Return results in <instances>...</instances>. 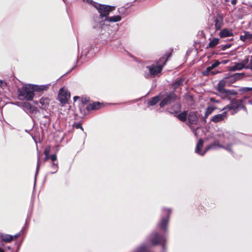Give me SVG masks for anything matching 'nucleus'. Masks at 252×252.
I'll list each match as a JSON object with an SVG mask.
<instances>
[{
  "mask_svg": "<svg viewBox=\"0 0 252 252\" xmlns=\"http://www.w3.org/2000/svg\"><path fill=\"white\" fill-rule=\"evenodd\" d=\"M203 145V141L201 139H199L195 149V152L201 156H203L209 149H217L218 147L223 148L227 151H231V144H228L226 146H223L222 145H220L218 142H215L214 143L206 147L205 150L202 153H201L200 152V150L202 148Z\"/></svg>",
  "mask_w": 252,
  "mask_h": 252,
  "instance_id": "f257e3e1",
  "label": "nucleus"
},
{
  "mask_svg": "<svg viewBox=\"0 0 252 252\" xmlns=\"http://www.w3.org/2000/svg\"><path fill=\"white\" fill-rule=\"evenodd\" d=\"M32 85H28L18 90V96L20 99L31 100L34 96Z\"/></svg>",
  "mask_w": 252,
  "mask_h": 252,
  "instance_id": "f03ea898",
  "label": "nucleus"
},
{
  "mask_svg": "<svg viewBox=\"0 0 252 252\" xmlns=\"http://www.w3.org/2000/svg\"><path fill=\"white\" fill-rule=\"evenodd\" d=\"M168 57H162L159 59L160 63L159 64L155 65H152L151 66H148L146 68L148 69L149 73L145 74V77L147 78L149 77L151 75H155L160 72L162 70L163 65L165 63L167 60Z\"/></svg>",
  "mask_w": 252,
  "mask_h": 252,
  "instance_id": "7ed1b4c3",
  "label": "nucleus"
},
{
  "mask_svg": "<svg viewBox=\"0 0 252 252\" xmlns=\"http://www.w3.org/2000/svg\"><path fill=\"white\" fill-rule=\"evenodd\" d=\"M93 5L98 10L101 17H107L110 11L113 10L114 6H110L107 5H101L94 2Z\"/></svg>",
  "mask_w": 252,
  "mask_h": 252,
  "instance_id": "20e7f679",
  "label": "nucleus"
},
{
  "mask_svg": "<svg viewBox=\"0 0 252 252\" xmlns=\"http://www.w3.org/2000/svg\"><path fill=\"white\" fill-rule=\"evenodd\" d=\"M160 95L162 96L161 101L160 103V106L161 107L173 102L176 97V95L174 93L165 94H160Z\"/></svg>",
  "mask_w": 252,
  "mask_h": 252,
  "instance_id": "39448f33",
  "label": "nucleus"
},
{
  "mask_svg": "<svg viewBox=\"0 0 252 252\" xmlns=\"http://www.w3.org/2000/svg\"><path fill=\"white\" fill-rule=\"evenodd\" d=\"M234 82L235 81V78L233 76L230 77H226L219 81L218 84L217 90L220 93V94H222L224 91L225 90L224 87L229 81Z\"/></svg>",
  "mask_w": 252,
  "mask_h": 252,
  "instance_id": "423d86ee",
  "label": "nucleus"
},
{
  "mask_svg": "<svg viewBox=\"0 0 252 252\" xmlns=\"http://www.w3.org/2000/svg\"><path fill=\"white\" fill-rule=\"evenodd\" d=\"M70 97V93L68 90L63 88L59 91L58 97L62 103H66Z\"/></svg>",
  "mask_w": 252,
  "mask_h": 252,
  "instance_id": "0eeeda50",
  "label": "nucleus"
},
{
  "mask_svg": "<svg viewBox=\"0 0 252 252\" xmlns=\"http://www.w3.org/2000/svg\"><path fill=\"white\" fill-rule=\"evenodd\" d=\"M188 125L191 127L192 125H197L199 119L195 112H190L188 115Z\"/></svg>",
  "mask_w": 252,
  "mask_h": 252,
  "instance_id": "6e6552de",
  "label": "nucleus"
},
{
  "mask_svg": "<svg viewBox=\"0 0 252 252\" xmlns=\"http://www.w3.org/2000/svg\"><path fill=\"white\" fill-rule=\"evenodd\" d=\"M226 117L227 112L225 111L221 114H218L213 116L211 119V121L215 123L220 122L224 121Z\"/></svg>",
  "mask_w": 252,
  "mask_h": 252,
  "instance_id": "1a4fd4ad",
  "label": "nucleus"
},
{
  "mask_svg": "<svg viewBox=\"0 0 252 252\" xmlns=\"http://www.w3.org/2000/svg\"><path fill=\"white\" fill-rule=\"evenodd\" d=\"M18 236L19 234H17L14 236H12L9 234H6L3 233H1L0 234V237L2 241L5 243H9L14 239H16Z\"/></svg>",
  "mask_w": 252,
  "mask_h": 252,
  "instance_id": "9d476101",
  "label": "nucleus"
},
{
  "mask_svg": "<svg viewBox=\"0 0 252 252\" xmlns=\"http://www.w3.org/2000/svg\"><path fill=\"white\" fill-rule=\"evenodd\" d=\"M237 93L233 90H226L224 91L222 94H220V96L224 99H229V96L230 95H236Z\"/></svg>",
  "mask_w": 252,
  "mask_h": 252,
  "instance_id": "9b49d317",
  "label": "nucleus"
},
{
  "mask_svg": "<svg viewBox=\"0 0 252 252\" xmlns=\"http://www.w3.org/2000/svg\"><path fill=\"white\" fill-rule=\"evenodd\" d=\"M231 103L232 106V110L235 111V112L238 109L243 107L242 100L241 99H233L231 101Z\"/></svg>",
  "mask_w": 252,
  "mask_h": 252,
  "instance_id": "f8f14e48",
  "label": "nucleus"
},
{
  "mask_svg": "<svg viewBox=\"0 0 252 252\" xmlns=\"http://www.w3.org/2000/svg\"><path fill=\"white\" fill-rule=\"evenodd\" d=\"M222 23H223L222 17L220 15H218L215 19V26L216 30L217 31V30H220L222 25Z\"/></svg>",
  "mask_w": 252,
  "mask_h": 252,
  "instance_id": "ddd939ff",
  "label": "nucleus"
},
{
  "mask_svg": "<svg viewBox=\"0 0 252 252\" xmlns=\"http://www.w3.org/2000/svg\"><path fill=\"white\" fill-rule=\"evenodd\" d=\"M243 68H244V65L241 63H235L234 65L229 67L228 70L230 71H235L241 70Z\"/></svg>",
  "mask_w": 252,
  "mask_h": 252,
  "instance_id": "4468645a",
  "label": "nucleus"
},
{
  "mask_svg": "<svg viewBox=\"0 0 252 252\" xmlns=\"http://www.w3.org/2000/svg\"><path fill=\"white\" fill-rule=\"evenodd\" d=\"M23 107L25 110L29 111L30 113H34L36 111V108L32 106L29 102L24 103Z\"/></svg>",
  "mask_w": 252,
  "mask_h": 252,
  "instance_id": "2eb2a0df",
  "label": "nucleus"
},
{
  "mask_svg": "<svg viewBox=\"0 0 252 252\" xmlns=\"http://www.w3.org/2000/svg\"><path fill=\"white\" fill-rule=\"evenodd\" d=\"M217 109V107L213 105H209L206 109L205 116H204V121H206V119L215 110Z\"/></svg>",
  "mask_w": 252,
  "mask_h": 252,
  "instance_id": "dca6fc26",
  "label": "nucleus"
},
{
  "mask_svg": "<svg viewBox=\"0 0 252 252\" xmlns=\"http://www.w3.org/2000/svg\"><path fill=\"white\" fill-rule=\"evenodd\" d=\"M49 85H32V88L33 91L41 92L43 91L47 90L49 88Z\"/></svg>",
  "mask_w": 252,
  "mask_h": 252,
  "instance_id": "f3484780",
  "label": "nucleus"
},
{
  "mask_svg": "<svg viewBox=\"0 0 252 252\" xmlns=\"http://www.w3.org/2000/svg\"><path fill=\"white\" fill-rule=\"evenodd\" d=\"M233 35L231 31H229L227 29H224L221 31L220 33V37L224 38L226 37H230Z\"/></svg>",
  "mask_w": 252,
  "mask_h": 252,
  "instance_id": "a211bd4d",
  "label": "nucleus"
},
{
  "mask_svg": "<svg viewBox=\"0 0 252 252\" xmlns=\"http://www.w3.org/2000/svg\"><path fill=\"white\" fill-rule=\"evenodd\" d=\"M166 211H167V214L168 216L166 218L162 219L161 222L159 224L160 228L161 229H164V230H165L166 226L167 224L168 221V218H169V215L170 212V211L169 209L167 210Z\"/></svg>",
  "mask_w": 252,
  "mask_h": 252,
  "instance_id": "6ab92c4d",
  "label": "nucleus"
},
{
  "mask_svg": "<svg viewBox=\"0 0 252 252\" xmlns=\"http://www.w3.org/2000/svg\"><path fill=\"white\" fill-rule=\"evenodd\" d=\"M162 240L164 241L163 238L159 237L157 233L154 234V236L151 239V242L154 245H157L158 244L160 243Z\"/></svg>",
  "mask_w": 252,
  "mask_h": 252,
  "instance_id": "aec40b11",
  "label": "nucleus"
},
{
  "mask_svg": "<svg viewBox=\"0 0 252 252\" xmlns=\"http://www.w3.org/2000/svg\"><path fill=\"white\" fill-rule=\"evenodd\" d=\"M184 83H186L185 79L184 78L177 79V80L173 84V87L174 89L177 88L179 86L183 85Z\"/></svg>",
  "mask_w": 252,
  "mask_h": 252,
  "instance_id": "412c9836",
  "label": "nucleus"
},
{
  "mask_svg": "<svg viewBox=\"0 0 252 252\" xmlns=\"http://www.w3.org/2000/svg\"><path fill=\"white\" fill-rule=\"evenodd\" d=\"M121 17L119 15H116L111 17H106L105 20L110 22H116L121 21Z\"/></svg>",
  "mask_w": 252,
  "mask_h": 252,
  "instance_id": "4be33fe9",
  "label": "nucleus"
},
{
  "mask_svg": "<svg viewBox=\"0 0 252 252\" xmlns=\"http://www.w3.org/2000/svg\"><path fill=\"white\" fill-rule=\"evenodd\" d=\"M162 98V96L160 95H158L156 96H155L152 98V99L148 102V104L150 105L153 106L155 105L156 103H158V102L159 101V100H160Z\"/></svg>",
  "mask_w": 252,
  "mask_h": 252,
  "instance_id": "5701e85b",
  "label": "nucleus"
},
{
  "mask_svg": "<svg viewBox=\"0 0 252 252\" xmlns=\"http://www.w3.org/2000/svg\"><path fill=\"white\" fill-rule=\"evenodd\" d=\"M252 38V34L249 32H245L244 35L240 36V39L243 41H246Z\"/></svg>",
  "mask_w": 252,
  "mask_h": 252,
  "instance_id": "b1692460",
  "label": "nucleus"
},
{
  "mask_svg": "<svg viewBox=\"0 0 252 252\" xmlns=\"http://www.w3.org/2000/svg\"><path fill=\"white\" fill-rule=\"evenodd\" d=\"M100 104L99 102H94L89 104L87 106V109L90 110L98 109L100 107Z\"/></svg>",
  "mask_w": 252,
  "mask_h": 252,
  "instance_id": "393cba45",
  "label": "nucleus"
},
{
  "mask_svg": "<svg viewBox=\"0 0 252 252\" xmlns=\"http://www.w3.org/2000/svg\"><path fill=\"white\" fill-rule=\"evenodd\" d=\"M219 39L214 38L211 40L207 46V48H213L215 47L219 43Z\"/></svg>",
  "mask_w": 252,
  "mask_h": 252,
  "instance_id": "a878e982",
  "label": "nucleus"
},
{
  "mask_svg": "<svg viewBox=\"0 0 252 252\" xmlns=\"http://www.w3.org/2000/svg\"><path fill=\"white\" fill-rule=\"evenodd\" d=\"M187 112L184 111L177 115V118L181 121L185 122L187 120Z\"/></svg>",
  "mask_w": 252,
  "mask_h": 252,
  "instance_id": "bb28decb",
  "label": "nucleus"
},
{
  "mask_svg": "<svg viewBox=\"0 0 252 252\" xmlns=\"http://www.w3.org/2000/svg\"><path fill=\"white\" fill-rule=\"evenodd\" d=\"M49 102L50 99L47 97H42L40 100V103L43 108H45L49 104Z\"/></svg>",
  "mask_w": 252,
  "mask_h": 252,
  "instance_id": "cd10ccee",
  "label": "nucleus"
},
{
  "mask_svg": "<svg viewBox=\"0 0 252 252\" xmlns=\"http://www.w3.org/2000/svg\"><path fill=\"white\" fill-rule=\"evenodd\" d=\"M51 150V146L49 145L47 146L44 150V153L45 155V157L44 160L45 161L49 158V153Z\"/></svg>",
  "mask_w": 252,
  "mask_h": 252,
  "instance_id": "c85d7f7f",
  "label": "nucleus"
},
{
  "mask_svg": "<svg viewBox=\"0 0 252 252\" xmlns=\"http://www.w3.org/2000/svg\"><path fill=\"white\" fill-rule=\"evenodd\" d=\"M241 63L244 65V68L247 69V66L250 64V60L249 58H246L243 60Z\"/></svg>",
  "mask_w": 252,
  "mask_h": 252,
  "instance_id": "c756f323",
  "label": "nucleus"
},
{
  "mask_svg": "<svg viewBox=\"0 0 252 252\" xmlns=\"http://www.w3.org/2000/svg\"><path fill=\"white\" fill-rule=\"evenodd\" d=\"M214 68H215V67H214V66L212 64L211 66L208 67L207 68L206 74H215V72L211 71V70L213 69Z\"/></svg>",
  "mask_w": 252,
  "mask_h": 252,
  "instance_id": "7c9ffc66",
  "label": "nucleus"
},
{
  "mask_svg": "<svg viewBox=\"0 0 252 252\" xmlns=\"http://www.w3.org/2000/svg\"><path fill=\"white\" fill-rule=\"evenodd\" d=\"M52 168H53V171L51 172L52 173H56L58 171V165L57 164L53 163L52 165Z\"/></svg>",
  "mask_w": 252,
  "mask_h": 252,
  "instance_id": "2f4dec72",
  "label": "nucleus"
},
{
  "mask_svg": "<svg viewBox=\"0 0 252 252\" xmlns=\"http://www.w3.org/2000/svg\"><path fill=\"white\" fill-rule=\"evenodd\" d=\"M209 100L211 102L215 103H219L220 102V101L219 100L216 99V98L213 97H210L209 98Z\"/></svg>",
  "mask_w": 252,
  "mask_h": 252,
  "instance_id": "473e14b6",
  "label": "nucleus"
},
{
  "mask_svg": "<svg viewBox=\"0 0 252 252\" xmlns=\"http://www.w3.org/2000/svg\"><path fill=\"white\" fill-rule=\"evenodd\" d=\"M232 110V106L231 105V103H230V104L227 105L225 107H224L222 109V110Z\"/></svg>",
  "mask_w": 252,
  "mask_h": 252,
  "instance_id": "72a5a7b5",
  "label": "nucleus"
},
{
  "mask_svg": "<svg viewBox=\"0 0 252 252\" xmlns=\"http://www.w3.org/2000/svg\"><path fill=\"white\" fill-rule=\"evenodd\" d=\"M37 155H38V161H37V164L36 174H37L38 170L39 168V158H40L39 152H37Z\"/></svg>",
  "mask_w": 252,
  "mask_h": 252,
  "instance_id": "f704fd0d",
  "label": "nucleus"
},
{
  "mask_svg": "<svg viewBox=\"0 0 252 252\" xmlns=\"http://www.w3.org/2000/svg\"><path fill=\"white\" fill-rule=\"evenodd\" d=\"M247 69L252 70V56H251V58L250 59V64L247 66Z\"/></svg>",
  "mask_w": 252,
  "mask_h": 252,
  "instance_id": "c9c22d12",
  "label": "nucleus"
},
{
  "mask_svg": "<svg viewBox=\"0 0 252 252\" xmlns=\"http://www.w3.org/2000/svg\"><path fill=\"white\" fill-rule=\"evenodd\" d=\"M50 158L52 161H55L57 160V156L56 154H53L51 156Z\"/></svg>",
  "mask_w": 252,
  "mask_h": 252,
  "instance_id": "e433bc0d",
  "label": "nucleus"
},
{
  "mask_svg": "<svg viewBox=\"0 0 252 252\" xmlns=\"http://www.w3.org/2000/svg\"><path fill=\"white\" fill-rule=\"evenodd\" d=\"M220 64V63L218 61H216L214 63H213L212 64L214 66V67H217L219 64Z\"/></svg>",
  "mask_w": 252,
  "mask_h": 252,
  "instance_id": "4c0bfd02",
  "label": "nucleus"
},
{
  "mask_svg": "<svg viewBox=\"0 0 252 252\" xmlns=\"http://www.w3.org/2000/svg\"><path fill=\"white\" fill-rule=\"evenodd\" d=\"M136 252H146L145 247H142L140 248Z\"/></svg>",
  "mask_w": 252,
  "mask_h": 252,
  "instance_id": "58836bf2",
  "label": "nucleus"
},
{
  "mask_svg": "<svg viewBox=\"0 0 252 252\" xmlns=\"http://www.w3.org/2000/svg\"><path fill=\"white\" fill-rule=\"evenodd\" d=\"M243 90L244 91L248 92L252 90V88H243Z\"/></svg>",
  "mask_w": 252,
  "mask_h": 252,
  "instance_id": "ea45409f",
  "label": "nucleus"
},
{
  "mask_svg": "<svg viewBox=\"0 0 252 252\" xmlns=\"http://www.w3.org/2000/svg\"><path fill=\"white\" fill-rule=\"evenodd\" d=\"M76 128H81L82 130H83V128H82V127L81 125V124H77V125L76 126Z\"/></svg>",
  "mask_w": 252,
  "mask_h": 252,
  "instance_id": "a19ab883",
  "label": "nucleus"
},
{
  "mask_svg": "<svg viewBox=\"0 0 252 252\" xmlns=\"http://www.w3.org/2000/svg\"><path fill=\"white\" fill-rule=\"evenodd\" d=\"M237 0H231V3L233 5H235L237 3Z\"/></svg>",
  "mask_w": 252,
  "mask_h": 252,
  "instance_id": "79ce46f5",
  "label": "nucleus"
},
{
  "mask_svg": "<svg viewBox=\"0 0 252 252\" xmlns=\"http://www.w3.org/2000/svg\"><path fill=\"white\" fill-rule=\"evenodd\" d=\"M83 1L88 2V3H92L93 2V1L91 0H83Z\"/></svg>",
  "mask_w": 252,
  "mask_h": 252,
  "instance_id": "37998d69",
  "label": "nucleus"
},
{
  "mask_svg": "<svg viewBox=\"0 0 252 252\" xmlns=\"http://www.w3.org/2000/svg\"><path fill=\"white\" fill-rule=\"evenodd\" d=\"M88 101V98H85L84 99H84H82V101H83V103H86V102H87Z\"/></svg>",
  "mask_w": 252,
  "mask_h": 252,
  "instance_id": "c03bdc74",
  "label": "nucleus"
},
{
  "mask_svg": "<svg viewBox=\"0 0 252 252\" xmlns=\"http://www.w3.org/2000/svg\"><path fill=\"white\" fill-rule=\"evenodd\" d=\"M4 84L2 81L0 80V86H2Z\"/></svg>",
  "mask_w": 252,
  "mask_h": 252,
  "instance_id": "a18cd8bd",
  "label": "nucleus"
},
{
  "mask_svg": "<svg viewBox=\"0 0 252 252\" xmlns=\"http://www.w3.org/2000/svg\"><path fill=\"white\" fill-rule=\"evenodd\" d=\"M79 98V97H78V96H74V100L75 101H76L77 100V99H78Z\"/></svg>",
  "mask_w": 252,
  "mask_h": 252,
  "instance_id": "49530a36",
  "label": "nucleus"
},
{
  "mask_svg": "<svg viewBox=\"0 0 252 252\" xmlns=\"http://www.w3.org/2000/svg\"><path fill=\"white\" fill-rule=\"evenodd\" d=\"M0 252H4L3 250L1 248H0Z\"/></svg>",
  "mask_w": 252,
  "mask_h": 252,
  "instance_id": "de8ad7c7",
  "label": "nucleus"
},
{
  "mask_svg": "<svg viewBox=\"0 0 252 252\" xmlns=\"http://www.w3.org/2000/svg\"><path fill=\"white\" fill-rule=\"evenodd\" d=\"M194 132L195 135L196 136V131H195V130H194Z\"/></svg>",
  "mask_w": 252,
  "mask_h": 252,
  "instance_id": "09e8293b",
  "label": "nucleus"
},
{
  "mask_svg": "<svg viewBox=\"0 0 252 252\" xmlns=\"http://www.w3.org/2000/svg\"><path fill=\"white\" fill-rule=\"evenodd\" d=\"M163 249L164 250V246H163Z\"/></svg>",
  "mask_w": 252,
  "mask_h": 252,
  "instance_id": "8fccbe9b",
  "label": "nucleus"
},
{
  "mask_svg": "<svg viewBox=\"0 0 252 252\" xmlns=\"http://www.w3.org/2000/svg\"><path fill=\"white\" fill-rule=\"evenodd\" d=\"M63 0L64 1V0Z\"/></svg>",
  "mask_w": 252,
  "mask_h": 252,
  "instance_id": "3c124183",
  "label": "nucleus"
}]
</instances>
